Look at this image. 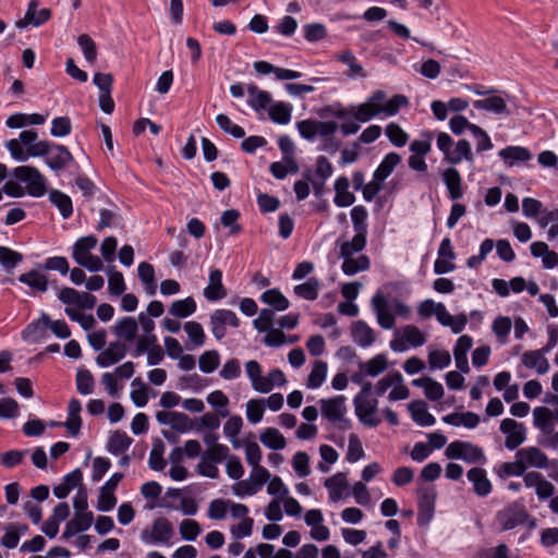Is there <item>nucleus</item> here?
<instances>
[{"mask_svg": "<svg viewBox=\"0 0 558 558\" xmlns=\"http://www.w3.org/2000/svg\"><path fill=\"white\" fill-rule=\"evenodd\" d=\"M442 181L448 190L451 201H458L463 196L462 177L456 168H447L441 173Z\"/></svg>", "mask_w": 558, "mask_h": 558, "instance_id": "23", "label": "nucleus"}, {"mask_svg": "<svg viewBox=\"0 0 558 558\" xmlns=\"http://www.w3.org/2000/svg\"><path fill=\"white\" fill-rule=\"evenodd\" d=\"M386 135L392 145L403 147L408 142V134L396 123L391 122L386 126Z\"/></svg>", "mask_w": 558, "mask_h": 558, "instance_id": "59", "label": "nucleus"}, {"mask_svg": "<svg viewBox=\"0 0 558 558\" xmlns=\"http://www.w3.org/2000/svg\"><path fill=\"white\" fill-rule=\"evenodd\" d=\"M77 43L82 49L85 60L88 63H94L97 59V47L92 37L87 34L80 35Z\"/></svg>", "mask_w": 558, "mask_h": 558, "instance_id": "53", "label": "nucleus"}, {"mask_svg": "<svg viewBox=\"0 0 558 558\" xmlns=\"http://www.w3.org/2000/svg\"><path fill=\"white\" fill-rule=\"evenodd\" d=\"M260 300L272 307V311H284L289 307V300L276 288L266 290Z\"/></svg>", "mask_w": 558, "mask_h": 558, "instance_id": "40", "label": "nucleus"}, {"mask_svg": "<svg viewBox=\"0 0 558 558\" xmlns=\"http://www.w3.org/2000/svg\"><path fill=\"white\" fill-rule=\"evenodd\" d=\"M220 363L219 353L216 350L205 351L198 360L199 369L203 373H213Z\"/></svg>", "mask_w": 558, "mask_h": 558, "instance_id": "52", "label": "nucleus"}, {"mask_svg": "<svg viewBox=\"0 0 558 558\" xmlns=\"http://www.w3.org/2000/svg\"><path fill=\"white\" fill-rule=\"evenodd\" d=\"M159 344L157 336L155 333H143L136 340L135 349L132 352L134 357L141 356L142 354L149 351L155 345Z\"/></svg>", "mask_w": 558, "mask_h": 558, "instance_id": "56", "label": "nucleus"}, {"mask_svg": "<svg viewBox=\"0 0 558 558\" xmlns=\"http://www.w3.org/2000/svg\"><path fill=\"white\" fill-rule=\"evenodd\" d=\"M325 486L329 492V498L332 501H338L343 496V490L348 487V481L344 473H337L325 481Z\"/></svg>", "mask_w": 558, "mask_h": 558, "instance_id": "33", "label": "nucleus"}, {"mask_svg": "<svg viewBox=\"0 0 558 558\" xmlns=\"http://www.w3.org/2000/svg\"><path fill=\"white\" fill-rule=\"evenodd\" d=\"M13 177L26 184V192L33 197H40L46 194V179L37 168L20 166L13 170Z\"/></svg>", "mask_w": 558, "mask_h": 558, "instance_id": "5", "label": "nucleus"}, {"mask_svg": "<svg viewBox=\"0 0 558 558\" xmlns=\"http://www.w3.org/2000/svg\"><path fill=\"white\" fill-rule=\"evenodd\" d=\"M468 480L473 484L474 493L485 497L492 492V483L487 478L486 471L482 468H473L468 471Z\"/></svg>", "mask_w": 558, "mask_h": 558, "instance_id": "25", "label": "nucleus"}, {"mask_svg": "<svg viewBox=\"0 0 558 558\" xmlns=\"http://www.w3.org/2000/svg\"><path fill=\"white\" fill-rule=\"evenodd\" d=\"M545 354L546 353L542 350L525 351L521 356V362L525 367L535 369L537 374L543 375L546 374L550 367Z\"/></svg>", "mask_w": 558, "mask_h": 558, "instance_id": "24", "label": "nucleus"}, {"mask_svg": "<svg viewBox=\"0 0 558 558\" xmlns=\"http://www.w3.org/2000/svg\"><path fill=\"white\" fill-rule=\"evenodd\" d=\"M327 375V364L323 361H316L314 363L313 369L307 378V387L311 389H316L323 385Z\"/></svg>", "mask_w": 558, "mask_h": 558, "instance_id": "50", "label": "nucleus"}, {"mask_svg": "<svg viewBox=\"0 0 558 558\" xmlns=\"http://www.w3.org/2000/svg\"><path fill=\"white\" fill-rule=\"evenodd\" d=\"M50 202L59 209L61 216L68 219L73 214L71 197L59 190H52L49 193Z\"/></svg>", "mask_w": 558, "mask_h": 558, "instance_id": "39", "label": "nucleus"}, {"mask_svg": "<svg viewBox=\"0 0 558 558\" xmlns=\"http://www.w3.org/2000/svg\"><path fill=\"white\" fill-rule=\"evenodd\" d=\"M163 449L165 445L162 440H154L153 448L148 459V465L151 470L161 471L166 466V460L163 459Z\"/></svg>", "mask_w": 558, "mask_h": 558, "instance_id": "46", "label": "nucleus"}, {"mask_svg": "<svg viewBox=\"0 0 558 558\" xmlns=\"http://www.w3.org/2000/svg\"><path fill=\"white\" fill-rule=\"evenodd\" d=\"M437 492L432 485H423L417 488V523L426 525L430 522L435 513Z\"/></svg>", "mask_w": 558, "mask_h": 558, "instance_id": "9", "label": "nucleus"}, {"mask_svg": "<svg viewBox=\"0 0 558 558\" xmlns=\"http://www.w3.org/2000/svg\"><path fill=\"white\" fill-rule=\"evenodd\" d=\"M47 150L44 154L45 162L54 172L65 169L73 161L72 154L63 145L48 142Z\"/></svg>", "mask_w": 558, "mask_h": 558, "instance_id": "13", "label": "nucleus"}, {"mask_svg": "<svg viewBox=\"0 0 558 558\" xmlns=\"http://www.w3.org/2000/svg\"><path fill=\"white\" fill-rule=\"evenodd\" d=\"M229 456V448L226 445L211 446L202 454V460H207L213 463H220Z\"/></svg>", "mask_w": 558, "mask_h": 558, "instance_id": "64", "label": "nucleus"}, {"mask_svg": "<svg viewBox=\"0 0 558 558\" xmlns=\"http://www.w3.org/2000/svg\"><path fill=\"white\" fill-rule=\"evenodd\" d=\"M511 326V319L507 316H499L494 320L492 328L501 343H506Z\"/></svg>", "mask_w": 558, "mask_h": 558, "instance_id": "61", "label": "nucleus"}, {"mask_svg": "<svg viewBox=\"0 0 558 558\" xmlns=\"http://www.w3.org/2000/svg\"><path fill=\"white\" fill-rule=\"evenodd\" d=\"M239 325L240 319L230 310H216L210 315V330L217 340H221L227 335V326L236 328Z\"/></svg>", "mask_w": 558, "mask_h": 558, "instance_id": "12", "label": "nucleus"}, {"mask_svg": "<svg viewBox=\"0 0 558 558\" xmlns=\"http://www.w3.org/2000/svg\"><path fill=\"white\" fill-rule=\"evenodd\" d=\"M442 421L446 424L452 426H464L466 428H475L480 423V416L474 412H464V413H450L442 417Z\"/></svg>", "mask_w": 558, "mask_h": 558, "instance_id": "32", "label": "nucleus"}, {"mask_svg": "<svg viewBox=\"0 0 558 558\" xmlns=\"http://www.w3.org/2000/svg\"><path fill=\"white\" fill-rule=\"evenodd\" d=\"M474 107L480 110L492 111L494 113H507V104L499 96H492L485 99L474 101Z\"/></svg>", "mask_w": 558, "mask_h": 558, "instance_id": "42", "label": "nucleus"}, {"mask_svg": "<svg viewBox=\"0 0 558 558\" xmlns=\"http://www.w3.org/2000/svg\"><path fill=\"white\" fill-rule=\"evenodd\" d=\"M184 330L195 345L201 347L205 343V332L202 325L197 322H187L184 324Z\"/></svg>", "mask_w": 558, "mask_h": 558, "instance_id": "57", "label": "nucleus"}, {"mask_svg": "<svg viewBox=\"0 0 558 558\" xmlns=\"http://www.w3.org/2000/svg\"><path fill=\"white\" fill-rule=\"evenodd\" d=\"M555 411L546 407H537L533 410V424L542 434L553 438L555 430Z\"/></svg>", "mask_w": 558, "mask_h": 558, "instance_id": "20", "label": "nucleus"}, {"mask_svg": "<svg viewBox=\"0 0 558 558\" xmlns=\"http://www.w3.org/2000/svg\"><path fill=\"white\" fill-rule=\"evenodd\" d=\"M515 458L520 459L525 470L527 468L546 469L548 465L547 456L537 447L531 446L519 449Z\"/></svg>", "mask_w": 558, "mask_h": 558, "instance_id": "17", "label": "nucleus"}, {"mask_svg": "<svg viewBox=\"0 0 558 558\" xmlns=\"http://www.w3.org/2000/svg\"><path fill=\"white\" fill-rule=\"evenodd\" d=\"M51 16V12L49 9H40L38 10V1L32 0L28 3V8L23 19L16 21L15 26L17 28H24L27 25L40 26L45 22H47Z\"/></svg>", "mask_w": 558, "mask_h": 558, "instance_id": "16", "label": "nucleus"}, {"mask_svg": "<svg viewBox=\"0 0 558 558\" xmlns=\"http://www.w3.org/2000/svg\"><path fill=\"white\" fill-rule=\"evenodd\" d=\"M372 306L376 314L378 325L384 329H392L395 326V316L389 310V304L381 293H376L372 298Z\"/></svg>", "mask_w": 558, "mask_h": 558, "instance_id": "19", "label": "nucleus"}, {"mask_svg": "<svg viewBox=\"0 0 558 558\" xmlns=\"http://www.w3.org/2000/svg\"><path fill=\"white\" fill-rule=\"evenodd\" d=\"M319 281L316 278H310L306 282L294 287V293L304 300L314 301L318 296Z\"/></svg>", "mask_w": 558, "mask_h": 558, "instance_id": "45", "label": "nucleus"}, {"mask_svg": "<svg viewBox=\"0 0 558 558\" xmlns=\"http://www.w3.org/2000/svg\"><path fill=\"white\" fill-rule=\"evenodd\" d=\"M207 402L214 407L219 409L218 414L221 417H227L229 415V410L227 409V405L229 403L228 397L220 390H216L208 395Z\"/></svg>", "mask_w": 558, "mask_h": 558, "instance_id": "58", "label": "nucleus"}, {"mask_svg": "<svg viewBox=\"0 0 558 558\" xmlns=\"http://www.w3.org/2000/svg\"><path fill=\"white\" fill-rule=\"evenodd\" d=\"M126 354V345L120 341H113L108 344L96 357V363L100 367H109L120 362Z\"/></svg>", "mask_w": 558, "mask_h": 558, "instance_id": "18", "label": "nucleus"}, {"mask_svg": "<svg viewBox=\"0 0 558 558\" xmlns=\"http://www.w3.org/2000/svg\"><path fill=\"white\" fill-rule=\"evenodd\" d=\"M173 536V525L163 517L157 518L150 527L141 531L142 542L148 545L169 544Z\"/></svg>", "mask_w": 558, "mask_h": 558, "instance_id": "6", "label": "nucleus"}, {"mask_svg": "<svg viewBox=\"0 0 558 558\" xmlns=\"http://www.w3.org/2000/svg\"><path fill=\"white\" fill-rule=\"evenodd\" d=\"M400 162L401 156L398 153L387 154L374 172L375 179L385 181Z\"/></svg>", "mask_w": 558, "mask_h": 558, "instance_id": "36", "label": "nucleus"}, {"mask_svg": "<svg viewBox=\"0 0 558 558\" xmlns=\"http://www.w3.org/2000/svg\"><path fill=\"white\" fill-rule=\"evenodd\" d=\"M264 446L272 450H282L287 446L283 435L274 427L266 428L259 436Z\"/></svg>", "mask_w": 558, "mask_h": 558, "instance_id": "37", "label": "nucleus"}, {"mask_svg": "<svg viewBox=\"0 0 558 558\" xmlns=\"http://www.w3.org/2000/svg\"><path fill=\"white\" fill-rule=\"evenodd\" d=\"M228 295L222 283V272L219 269H211L208 277V284L204 289V296L208 301H219Z\"/></svg>", "mask_w": 558, "mask_h": 558, "instance_id": "21", "label": "nucleus"}, {"mask_svg": "<svg viewBox=\"0 0 558 558\" xmlns=\"http://www.w3.org/2000/svg\"><path fill=\"white\" fill-rule=\"evenodd\" d=\"M499 157L508 167L517 162H525L532 158L530 150L521 146H508L499 151Z\"/></svg>", "mask_w": 558, "mask_h": 558, "instance_id": "28", "label": "nucleus"}, {"mask_svg": "<svg viewBox=\"0 0 558 558\" xmlns=\"http://www.w3.org/2000/svg\"><path fill=\"white\" fill-rule=\"evenodd\" d=\"M367 210L364 206L357 205L351 210V219L354 232L367 235Z\"/></svg>", "mask_w": 558, "mask_h": 558, "instance_id": "49", "label": "nucleus"}, {"mask_svg": "<svg viewBox=\"0 0 558 558\" xmlns=\"http://www.w3.org/2000/svg\"><path fill=\"white\" fill-rule=\"evenodd\" d=\"M530 518L525 507L513 502L497 513V520L504 531H509L525 523Z\"/></svg>", "mask_w": 558, "mask_h": 558, "instance_id": "11", "label": "nucleus"}, {"mask_svg": "<svg viewBox=\"0 0 558 558\" xmlns=\"http://www.w3.org/2000/svg\"><path fill=\"white\" fill-rule=\"evenodd\" d=\"M132 438L125 432L116 430L110 435L108 441V451L112 454H121L129 449Z\"/></svg>", "mask_w": 558, "mask_h": 558, "instance_id": "38", "label": "nucleus"}, {"mask_svg": "<svg viewBox=\"0 0 558 558\" xmlns=\"http://www.w3.org/2000/svg\"><path fill=\"white\" fill-rule=\"evenodd\" d=\"M94 515L90 511H81L75 512L74 518L69 521V523L75 529L78 533L87 531L93 524Z\"/></svg>", "mask_w": 558, "mask_h": 558, "instance_id": "63", "label": "nucleus"}, {"mask_svg": "<svg viewBox=\"0 0 558 558\" xmlns=\"http://www.w3.org/2000/svg\"><path fill=\"white\" fill-rule=\"evenodd\" d=\"M409 411L415 423L421 426H432L435 424V417L427 411V405L424 401H412L409 404Z\"/></svg>", "mask_w": 558, "mask_h": 558, "instance_id": "31", "label": "nucleus"}, {"mask_svg": "<svg viewBox=\"0 0 558 558\" xmlns=\"http://www.w3.org/2000/svg\"><path fill=\"white\" fill-rule=\"evenodd\" d=\"M137 330L138 323L133 316L122 317L121 319L117 320L112 327V331L117 338L128 343H131L136 339Z\"/></svg>", "mask_w": 558, "mask_h": 558, "instance_id": "22", "label": "nucleus"}, {"mask_svg": "<svg viewBox=\"0 0 558 558\" xmlns=\"http://www.w3.org/2000/svg\"><path fill=\"white\" fill-rule=\"evenodd\" d=\"M500 430L507 437L505 446L509 450L517 449L521 444L525 441L526 430L522 423L517 422L513 418H505L500 423Z\"/></svg>", "mask_w": 558, "mask_h": 558, "instance_id": "14", "label": "nucleus"}, {"mask_svg": "<svg viewBox=\"0 0 558 558\" xmlns=\"http://www.w3.org/2000/svg\"><path fill=\"white\" fill-rule=\"evenodd\" d=\"M403 339L414 348L422 347L426 342V336L414 325H407L402 328Z\"/></svg>", "mask_w": 558, "mask_h": 558, "instance_id": "51", "label": "nucleus"}, {"mask_svg": "<svg viewBox=\"0 0 558 558\" xmlns=\"http://www.w3.org/2000/svg\"><path fill=\"white\" fill-rule=\"evenodd\" d=\"M292 106L287 102H277L269 107V118L278 124H288L291 120Z\"/></svg>", "mask_w": 558, "mask_h": 558, "instance_id": "43", "label": "nucleus"}, {"mask_svg": "<svg viewBox=\"0 0 558 558\" xmlns=\"http://www.w3.org/2000/svg\"><path fill=\"white\" fill-rule=\"evenodd\" d=\"M387 368V359L384 354H377L361 365L365 375L376 377Z\"/></svg>", "mask_w": 558, "mask_h": 558, "instance_id": "48", "label": "nucleus"}, {"mask_svg": "<svg viewBox=\"0 0 558 558\" xmlns=\"http://www.w3.org/2000/svg\"><path fill=\"white\" fill-rule=\"evenodd\" d=\"M322 415L332 423L344 422L347 413L345 397L336 396L329 399H320Z\"/></svg>", "mask_w": 558, "mask_h": 558, "instance_id": "15", "label": "nucleus"}, {"mask_svg": "<svg viewBox=\"0 0 558 558\" xmlns=\"http://www.w3.org/2000/svg\"><path fill=\"white\" fill-rule=\"evenodd\" d=\"M349 180L345 177H340L336 180L333 202L338 207H348L354 203L355 196L349 192Z\"/></svg>", "mask_w": 558, "mask_h": 558, "instance_id": "30", "label": "nucleus"}, {"mask_svg": "<svg viewBox=\"0 0 558 558\" xmlns=\"http://www.w3.org/2000/svg\"><path fill=\"white\" fill-rule=\"evenodd\" d=\"M335 59L349 68V71L345 73L349 78H365L367 76L363 65L357 61L352 51L345 50L337 53Z\"/></svg>", "mask_w": 558, "mask_h": 558, "instance_id": "26", "label": "nucleus"}, {"mask_svg": "<svg viewBox=\"0 0 558 558\" xmlns=\"http://www.w3.org/2000/svg\"><path fill=\"white\" fill-rule=\"evenodd\" d=\"M472 161L473 154L471 149V145L466 140H460L453 149H451L449 157H447V161L452 165H458L462 160Z\"/></svg>", "mask_w": 558, "mask_h": 558, "instance_id": "41", "label": "nucleus"}, {"mask_svg": "<svg viewBox=\"0 0 558 558\" xmlns=\"http://www.w3.org/2000/svg\"><path fill=\"white\" fill-rule=\"evenodd\" d=\"M365 234L356 233L351 241H344L340 245V257L343 259L341 269L348 276H353L360 271H365L371 266V260L366 255L354 257L366 246Z\"/></svg>", "mask_w": 558, "mask_h": 558, "instance_id": "2", "label": "nucleus"}, {"mask_svg": "<svg viewBox=\"0 0 558 558\" xmlns=\"http://www.w3.org/2000/svg\"><path fill=\"white\" fill-rule=\"evenodd\" d=\"M245 373L252 388L259 393H268L275 386L281 387L287 384L286 376L279 368H274L266 376H263L262 366L255 360H250L245 363Z\"/></svg>", "mask_w": 558, "mask_h": 558, "instance_id": "3", "label": "nucleus"}, {"mask_svg": "<svg viewBox=\"0 0 558 558\" xmlns=\"http://www.w3.org/2000/svg\"><path fill=\"white\" fill-rule=\"evenodd\" d=\"M5 147L14 160L24 162L29 157H44L48 151V141H38L36 131L25 130L20 133L19 138L7 142Z\"/></svg>", "mask_w": 558, "mask_h": 558, "instance_id": "1", "label": "nucleus"}, {"mask_svg": "<svg viewBox=\"0 0 558 558\" xmlns=\"http://www.w3.org/2000/svg\"><path fill=\"white\" fill-rule=\"evenodd\" d=\"M19 281L37 292H46L48 289L47 276L35 269L22 274L19 277Z\"/></svg>", "mask_w": 558, "mask_h": 558, "instance_id": "34", "label": "nucleus"}, {"mask_svg": "<svg viewBox=\"0 0 558 558\" xmlns=\"http://www.w3.org/2000/svg\"><path fill=\"white\" fill-rule=\"evenodd\" d=\"M355 415L359 421L368 427H377L381 418L377 415L378 400L374 398H354L353 399Z\"/></svg>", "mask_w": 558, "mask_h": 558, "instance_id": "10", "label": "nucleus"}, {"mask_svg": "<svg viewBox=\"0 0 558 558\" xmlns=\"http://www.w3.org/2000/svg\"><path fill=\"white\" fill-rule=\"evenodd\" d=\"M44 327L50 328V330L61 339H66L71 336L70 328L64 320H51L47 314L41 315Z\"/></svg>", "mask_w": 558, "mask_h": 558, "instance_id": "54", "label": "nucleus"}, {"mask_svg": "<svg viewBox=\"0 0 558 558\" xmlns=\"http://www.w3.org/2000/svg\"><path fill=\"white\" fill-rule=\"evenodd\" d=\"M367 102L371 105L376 114H385L392 117L397 114L401 107L408 105V98L403 95H395L392 98L387 99L384 90L374 92L368 98Z\"/></svg>", "mask_w": 558, "mask_h": 558, "instance_id": "7", "label": "nucleus"}, {"mask_svg": "<svg viewBox=\"0 0 558 558\" xmlns=\"http://www.w3.org/2000/svg\"><path fill=\"white\" fill-rule=\"evenodd\" d=\"M180 535L185 541H194L201 534V526L195 520L184 519L179 526Z\"/></svg>", "mask_w": 558, "mask_h": 558, "instance_id": "62", "label": "nucleus"}, {"mask_svg": "<svg viewBox=\"0 0 558 558\" xmlns=\"http://www.w3.org/2000/svg\"><path fill=\"white\" fill-rule=\"evenodd\" d=\"M351 331L353 341L362 348H367L375 342L374 330L363 320L355 322Z\"/></svg>", "mask_w": 558, "mask_h": 558, "instance_id": "27", "label": "nucleus"}, {"mask_svg": "<svg viewBox=\"0 0 558 558\" xmlns=\"http://www.w3.org/2000/svg\"><path fill=\"white\" fill-rule=\"evenodd\" d=\"M451 356L446 350H433L428 354V364L432 369L446 368L450 365Z\"/></svg>", "mask_w": 558, "mask_h": 558, "instance_id": "60", "label": "nucleus"}, {"mask_svg": "<svg viewBox=\"0 0 558 558\" xmlns=\"http://www.w3.org/2000/svg\"><path fill=\"white\" fill-rule=\"evenodd\" d=\"M448 459H462L468 463L484 462L486 460L483 450L468 441L456 440L449 444L445 450Z\"/></svg>", "mask_w": 558, "mask_h": 558, "instance_id": "8", "label": "nucleus"}, {"mask_svg": "<svg viewBox=\"0 0 558 558\" xmlns=\"http://www.w3.org/2000/svg\"><path fill=\"white\" fill-rule=\"evenodd\" d=\"M196 311V303L189 296L183 300H177L171 304L170 314L178 318H185Z\"/></svg>", "mask_w": 558, "mask_h": 558, "instance_id": "44", "label": "nucleus"}, {"mask_svg": "<svg viewBox=\"0 0 558 558\" xmlns=\"http://www.w3.org/2000/svg\"><path fill=\"white\" fill-rule=\"evenodd\" d=\"M23 260V255L7 246H0V265L7 272H11Z\"/></svg>", "mask_w": 558, "mask_h": 558, "instance_id": "47", "label": "nucleus"}, {"mask_svg": "<svg viewBox=\"0 0 558 558\" xmlns=\"http://www.w3.org/2000/svg\"><path fill=\"white\" fill-rule=\"evenodd\" d=\"M246 90L248 94L247 102L255 111L258 112L270 106L272 98L268 92L262 90L253 84L248 85Z\"/></svg>", "mask_w": 558, "mask_h": 558, "instance_id": "29", "label": "nucleus"}, {"mask_svg": "<svg viewBox=\"0 0 558 558\" xmlns=\"http://www.w3.org/2000/svg\"><path fill=\"white\" fill-rule=\"evenodd\" d=\"M137 272L140 280L145 287L146 293L148 295H155L157 291V283L153 265L147 262H142L137 267Z\"/></svg>", "mask_w": 558, "mask_h": 558, "instance_id": "35", "label": "nucleus"}, {"mask_svg": "<svg viewBox=\"0 0 558 558\" xmlns=\"http://www.w3.org/2000/svg\"><path fill=\"white\" fill-rule=\"evenodd\" d=\"M95 380L88 369H80L76 374V388L81 395H90L94 391Z\"/></svg>", "mask_w": 558, "mask_h": 558, "instance_id": "55", "label": "nucleus"}, {"mask_svg": "<svg viewBox=\"0 0 558 558\" xmlns=\"http://www.w3.org/2000/svg\"><path fill=\"white\" fill-rule=\"evenodd\" d=\"M98 240L95 235L80 238L72 247L73 259L87 270L96 272L104 268L102 260L90 253L97 246Z\"/></svg>", "mask_w": 558, "mask_h": 558, "instance_id": "4", "label": "nucleus"}]
</instances>
